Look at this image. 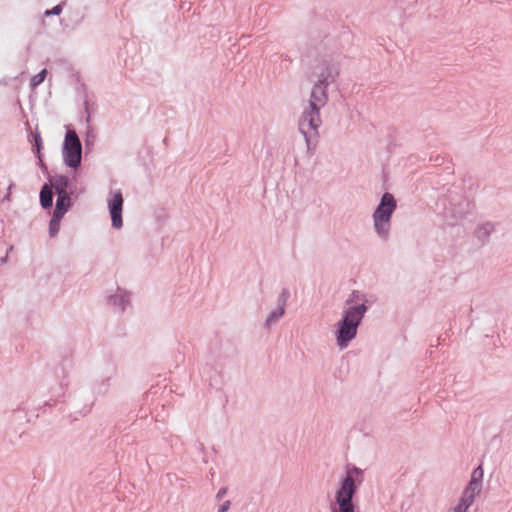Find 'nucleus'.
I'll return each instance as SVG.
<instances>
[{"label": "nucleus", "instance_id": "1", "mask_svg": "<svg viewBox=\"0 0 512 512\" xmlns=\"http://www.w3.org/2000/svg\"><path fill=\"white\" fill-rule=\"evenodd\" d=\"M363 483L364 471L358 467H349L334 487L329 512H359L355 497Z\"/></svg>", "mask_w": 512, "mask_h": 512}, {"label": "nucleus", "instance_id": "2", "mask_svg": "<svg viewBox=\"0 0 512 512\" xmlns=\"http://www.w3.org/2000/svg\"><path fill=\"white\" fill-rule=\"evenodd\" d=\"M325 100L326 95L323 88L320 85H315L311 92L308 107L304 110L299 123V129L306 139L308 149H310L313 138L318 136V128L321 125L319 110L324 105Z\"/></svg>", "mask_w": 512, "mask_h": 512}, {"label": "nucleus", "instance_id": "3", "mask_svg": "<svg viewBox=\"0 0 512 512\" xmlns=\"http://www.w3.org/2000/svg\"><path fill=\"white\" fill-rule=\"evenodd\" d=\"M484 470L478 466L472 471L470 481L464 489L459 501L448 512H467L480 494L483 487Z\"/></svg>", "mask_w": 512, "mask_h": 512}, {"label": "nucleus", "instance_id": "4", "mask_svg": "<svg viewBox=\"0 0 512 512\" xmlns=\"http://www.w3.org/2000/svg\"><path fill=\"white\" fill-rule=\"evenodd\" d=\"M396 209V200L390 193H385L373 214L374 228L382 238H387L390 230V220Z\"/></svg>", "mask_w": 512, "mask_h": 512}, {"label": "nucleus", "instance_id": "5", "mask_svg": "<svg viewBox=\"0 0 512 512\" xmlns=\"http://www.w3.org/2000/svg\"><path fill=\"white\" fill-rule=\"evenodd\" d=\"M64 159L67 165L74 168L81 162V143L73 130H69L65 137Z\"/></svg>", "mask_w": 512, "mask_h": 512}, {"label": "nucleus", "instance_id": "6", "mask_svg": "<svg viewBox=\"0 0 512 512\" xmlns=\"http://www.w3.org/2000/svg\"><path fill=\"white\" fill-rule=\"evenodd\" d=\"M358 322H337L334 328L336 342L339 348H346L355 338Z\"/></svg>", "mask_w": 512, "mask_h": 512}, {"label": "nucleus", "instance_id": "7", "mask_svg": "<svg viewBox=\"0 0 512 512\" xmlns=\"http://www.w3.org/2000/svg\"><path fill=\"white\" fill-rule=\"evenodd\" d=\"M108 207L112 219V226L116 229L121 228L123 225V196L120 190L114 191L110 194V198L108 199Z\"/></svg>", "mask_w": 512, "mask_h": 512}, {"label": "nucleus", "instance_id": "8", "mask_svg": "<svg viewBox=\"0 0 512 512\" xmlns=\"http://www.w3.org/2000/svg\"><path fill=\"white\" fill-rule=\"evenodd\" d=\"M365 311L366 306L363 303H354L353 301H348L346 314L343 320H361Z\"/></svg>", "mask_w": 512, "mask_h": 512}, {"label": "nucleus", "instance_id": "9", "mask_svg": "<svg viewBox=\"0 0 512 512\" xmlns=\"http://www.w3.org/2000/svg\"><path fill=\"white\" fill-rule=\"evenodd\" d=\"M70 206V197L64 188L58 190V198L54 211L55 218H61Z\"/></svg>", "mask_w": 512, "mask_h": 512}, {"label": "nucleus", "instance_id": "10", "mask_svg": "<svg viewBox=\"0 0 512 512\" xmlns=\"http://www.w3.org/2000/svg\"><path fill=\"white\" fill-rule=\"evenodd\" d=\"M53 195L51 189L45 185L40 192V202L43 208H49L52 206Z\"/></svg>", "mask_w": 512, "mask_h": 512}, {"label": "nucleus", "instance_id": "11", "mask_svg": "<svg viewBox=\"0 0 512 512\" xmlns=\"http://www.w3.org/2000/svg\"><path fill=\"white\" fill-rule=\"evenodd\" d=\"M46 75H47V70L43 69L37 75L33 76L31 79V86L37 87L38 85H40L45 80Z\"/></svg>", "mask_w": 512, "mask_h": 512}, {"label": "nucleus", "instance_id": "12", "mask_svg": "<svg viewBox=\"0 0 512 512\" xmlns=\"http://www.w3.org/2000/svg\"><path fill=\"white\" fill-rule=\"evenodd\" d=\"M230 501L229 500H223L219 501L217 505V512H227L230 508Z\"/></svg>", "mask_w": 512, "mask_h": 512}, {"label": "nucleus", "instance_id": "13", "mask_svg": "<svg viewBox=\"0 0 512 512\" xmlns=\"http://www.w3.org/2000/svg\"><path fill=\"white\" fill-rule=\"evenodd\" d=\"M227 492H228V489L226 487H222L218 490V492L216 493V500L219 502V501H223V500H226L225 497L227 495Z\"/></svg>", "mask_w": 512, "mask_h": 512}, {"label": "nucleus", "instance_id": "14", "mask_svg": "<svg viewBox=\"0 0 512 512\" xmlns=\"http://www.w3.org/2000/svg\"><path fill=\"white\" fill-rule=\"evenodd\" d=\"M61 11H62V7L60 5H57L53 9L47 10L45 12V15L46 16H49V15H59L61 13Z\"/></svg>", "mask_w": 512, "mask_h": 512}, {"label": "nucleus", "instance_id": "15", "mask_svg": "<svg viewBox=\"0 0 512 512\" xmlns=\"http://www.w3.org/2000/svg\"><path fill=\"white\" fill-rule=\"evenodd\" d=\"M118 297H120L121 301H123V302L124 301H128V295H126V294L116 295V296L113 297V299L116 300Z\"/></svg>", "mask_w": 512, "mask_h": 512}, {"label": "nucleus", "instance_id": "16", "mask_svg": "<svg viewBox=\"0 0 512 512\" xmlns=\"http://www.w3.org/2000/svg\"><path fill=\"white\" fill-rule=\"evenodd\" d=\"M60 182L64 186H66V184H67V180L65 178H60Z\"/></svg>", "mask_w": 512, "mask_h": 512}, {"label": "nucleus", "instance_id": "17", "mask_svg": "<svg viewBox=\"0 0 512 512\" xmlns=\"http://www.w3.org/2000/svg\"><path fill=\"white\" fill-rule=\"evenodd\" d=\"M40 140H41V139H40V137H39V136H37V137L35 138V141H36L37 145L39 144Z\"/></svg>", "mask_w": 512, "mask_h": 512}]
</instances>
